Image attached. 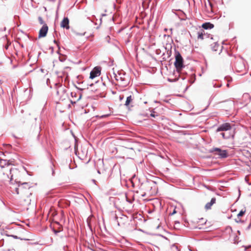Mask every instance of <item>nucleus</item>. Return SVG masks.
I'll use <instances>...</instances> for the list:
<instances>
[{"label":"nucleus","mask_w":251,"mask_h":251,"mask_svg":"<svg viewBox=\"0 0 251 251\" xmlns=\"http://www.w3.org/2000/svg\"><path fill=\"white\" fill-rule=\"evenodd\" d=\"M233 127L229 123H226L220 125L216 129V132H225L231 130V128Z\"/></svg>","instance_id":"5"},{"label":"nucleus","mask_w":251,"mask_h":251,"mask_svg":"<svg viewBox=\"0 0 251 251\" xmlns=\"http://www.w3.org/2000/svg\"><path fill=\"white\" fill-rule=\"evenodd\" d=\"M133 96L132 95H130L128 96L126 98V102L125 103V105L126 107L128 106L130 104V103L133 100Z\"/></svg>","instance_id":"17"},{"label":"nucleus","mask_w":251,"mask_h":251,"mask_svg":"<svg viewBox=\"0 0 251 251\" xmlns=\"http://www.w3.org/2000/svg\"><path fill=\"white\" fill-rule=\"evenodd\" d=\"M71 96L72 98H75L76 100V101H78L81 98L82 94L81 93H80L79 94L78 97H77V95L75 92H71Z\"/></svg>","instance_id":"19"},{"label":"nucleus","mask_w":251,"mask_h":251,"mask_svg":"<svg viewBox=\"0 0 251 251\" xmlns=\"http://www.w3.org/2000/svg\"><path fill=\"white\" fill-rule=\"evenodd\" d=\"M105 14H102L101 15V16H105Z\"/></svg>","instance_id":"52"},{"label":"nucleus","mask_w":251,"mask_h":251,"mask_svg":"<svg viewBox=\"0 0 251 251\" xmlns=\"http://www.w3.org/2000/svg\"><path fill=\"white\" fill-rule=\"evenodd\" d=\"M214 25L213 24L210 22H206L202 24L201 27L204 29H210L214 27Z\"/></svg>","instance_id":"14"},{"label":"nucleus","mask_w":251,"mask_h":251,"mask_svg":"<svg viewBox=\"0 0 251 251\" xmlns=\"http://www.w3.org/2000/svg\"><path fill=\"white\" fill-rule=\"evenodd\" d=\"M60 61H61V62H63V60H62V59H60Z\"/></svg>","instance_id":"51"},{"label":"nucleus","mask_w":251,"mask_h":251,"mask_svg":"<svg viewBox=\"0 0 251 251\" xmlns=\"http://www.w3.org/2000/svg\"><path fill=\"white\" fill-rule=\"evenodd\" d=\"M124 99V96L120 95L119 97L120 100H122Z\"/></svg>","instance_id":"37"},{"label":"nucleus","mask_w":251,"mask_h":251,"mask_svg":"<svg viewBox=\"0 0 251 251\" xmlns=\"http://www.w3.org/2000/svg\"><path fill=\"white\" fill-rule=\"evenodd\" d=\"M176 213V211L175 210H174L173 212L172 213V215H173V214H174Z\"/></svg>","instance_id":"41"},{"label":"nucleus","mask_w":251,"mask_h":251,"mask_svg":"<svg viewBox=\"0 0 251 251\" xmlns=\"http://www.w3.org/2000/svg\"><path fill=\"white\" fill-rule=\"evenodd\" d=\"M238 237L237 236H235V238H234V242L233 243L234 244H236V243H238Z\"/></svg>","instance_id":"28"},{"label":"nucleus","mask_w":251,"mask_h":251,"mask_svg":"<svg viewBox=\"0 0 251 251\" xmlns=\"http://www.w3.org/2000/svg\"><path fill=\"white\" fill-rule=\"evenodd\" d=\"M174 65L176 72H178L181 69L185 68L183 64V59L180 52L176 50H175V62Z\"/></svg>","instance_id":"2"},{"label":"nucleus","mask_w":251,"mask_h":251,"mask_svg":"<svg viewBox=\"0 0 251 251\" xmlns=\"http://www.w3.org/2000/svg\"><path fill=\"white\" fill-rule=\"evenodd\" d=\"M235 221H236V222H237L238 223H242V222H243V221L242 220L239 219V218H238V219H235Z\"/></svg>","instance_id":"33"},{"label":"nucleus","mask_w":251,"mask_h":251,"mask_svg":"<svg viewBox=\"0 0 251 251\" xmlns=\"http://www.w3.org/2000/svg\"><path fill=\"white\" fill-rule=\"evenodd\" d=\"M100 24H101V22H102V18H100Z\"/></svg>","instance_id":"45"},{"label":"nucleus","mask_w":251,"mask_h":251,"mask_svg":"<svg viewBox=\"0 0 251 251\" xmlns=\"http://www.w3.org/2000/svg\"><path fill=\"white\" fill-rule=\"evenodd\" d=\"M15 191L16 194H19L21 193L22 195L25 192L23 190V186H20V184H18V187L15 189Z\"/></svg>","instance_id":"18"},{"label":"nucleus","mask_w":251,"mask_h":251,"mask_svg":"<svg viewBox=\"0 0 251 251\" xmlns=\"http://www.w3.org/2000/svg\"><path fill=\"white\" fill-rule=\"evenodd\" d=\"M9 43H8V44L5 46V49H6V50H7V49H8V47H9Z\"/></svg>","instance_id":"38"},{"label":"nucleus","mask_w":251,"mask_h":251,"mask_svg":"<svg viewBox=\"0 0 251 251\" xmlns=\"http://www.w3.org/2000/svg\"><path fill=\"white\" fill-rule=\"evenodd\" d=\"M22 197L21 200V204L23 206H28L30 204L31 199L30 198V196L31 195H29L27 194H22Z\"/></svg>","instance_id":"6"},{"label":"nucleus","mask_w":251,"mask_h":251,"mask_svg":"<svg viewBox=\"0 0 251 251\" xmlns=\"http://www.w3.org/2000/svg\"><path fill=\"white\" fill-rule=\"evenodd\" d=\"M71 103H72V104H74V103H75V100L74 101H73V100H71Z\"/></svg>","instance_id":"42"},{"label":"nucleus","mask_w":251,"mask_h":251,"mask_svg":"<svg viewBox=\"0 0 251 251\" xmlns=\"http://www.w3.org/2000/svg\"><path fill=\"white\" fill-rule=\"evenodd\" d=\"M38 19L40 25H43L44 24H45L43 18L41 16L38 17Z\"/></svg>","instance_id":"23"},{"label":"nucleus","mask_w":251,"mask_h":251,"mask_svg":"<svg viewBox=\"0 0 251 251\" xmlns=\"http://www.w3.org/2000/svg\"><path fill=\"white\" fill-rule=\"evenodd\" d=\"M10 237H12L13 238L16 239H20L21 240H28V239H25V238H21L20 237H19L17 236L14 235H11Z\"/></svg>","instance_id":"24"},{"label":"nucleus","mask_w":251,"mask_h":251,"mask_svg":"<svg viewBox=\"0 0 251 251\" xmlns=\"http://www.w3.org/2000/svg\"><path fill=\"white\" fill-rule=\"evenodd\" d=\"M11 164L10 160L0 159V166L1 168H4L5 166L8 167Z\"/></svg>","instance_id":"13"},{"label":"nucleus","mask_w":251,"mask_h":251,"mask_svg":"<svg viewBox=\"0 0 251 251\" xmlns=\"http://www.w3.org/2000/svg\"><path fill=\"white\" fill-rule=\"evenodd\" d=\"M108 38H109V36H107L106 38L107 39Z\"/></svg>","instance_id":"53"},{"label":"nucleus","mask_w":251,"mask_h":251,"mask_svg":"<svg viewBox=\"0 0 251 251\" xmlns=\"http://www.w3.org/2000/svg\"><path fill=\"white\" fill-rule=\"evenodd\" d=\"M63 92L65 93L66 92V89H63Z\"/></svg>","instance_id":"50"},{"label":"nucleus","mask_w":251,"mask_h":251,"mask_svg":"<svg viewBox=\"0 0 251 251\" xmlns=\"http://www.w3.org/2000/svg\"><path fill=\"white\" fill-rule=\"evenodd\" d=\"M172 46L170 44H167L166 47H165V49L166 50V54L167 55V57L169 58L171 56L172 54Z\"/></svg>","instance_id":"15"},{"label":"nucleus","mask_w":251,"mask_h":251,"mask_svg":"<svg viewBox=\"0 0 251 251\" xmlns=\"http://www.w3.org/2000/svg\"><path fill=\"white\" fill-rule=\"evenodd\" d=\"M190 251H192V250H191V249H189Z\"/></svg>","instance_id":"58"},{"label":"nucleus","mask_w":251,"mask_h":251,"mask_svg":"<svg viewBox=\"0 0 251 251\" xmlns=\"http://www.w3.org/2000/svg\"><path fill=\"white\" fill-rule=\"evenodd\" d=\"M101 67L99 66L95 67L90 72V78L94 79L96 77L100 75Z\"/></svg>","instance_id":"7"},{"label":"nucleus","mask_w":251,"mask_h":251,"mask_svg":"<svg viewBox=\"0 0 251 251\" xmlns=\"http://www.w3.org/2000/svg\"><path fill=\"white\" fill-rule=\"evenodd\" d=\"M245 212L246 210H241L237 215L238 218L242 216L245 214Z\"/></svg>","instance_id":"25"},{"label":"nucleus","mask_w":251,"mask_h":251,"mask_svg":"<svg viewBox=\"0 0 251 251\" xmlns=\"http://www.w3.org/2000/svg\"><path fill=\"white\" fill-rule=\"evenodd\" d=\"M220 45L217 42H215L213 44L211 45V48L214 51H217Z\"/></svg>","instance_id":"20"},{"label":"nucleus","mask_w":251,"mask_h":251,"mask_svg":"<svg viewBox=\"0 0 251 251\" xmlns=\"http://www.w3.org/2000/svg\"><path fill=\"white\" fill-rule=\"evenodd\" d=\"M169 80L170 81V82L172 81L170 79H169Z\"/></svg>","instance_id":"56"},{"label":"nucleus","mask_w":251,"mask_h":251,"mask_svg":"<svg viewBox=\"0 0 251 251\" xmlns=\"http://www.w3.org/2000/svg\"><path fill=\"white\" fill-rule=\"evenodd\" d=\"M93 85H94V84H93V83H91V84H90L89 85V86H90V87H92Z\"/></svg>","instance_id":"44"},{"label":"nucleus","mask_w":251,"mask_h":251,"mask_svg":"<svg viewBox=\"0 0 251 251\" xmlns=\"http://www.w3.org/2000/svg\"><path fill=\"white\" fill-rule=\"evenodd\" d=\"M175 74L176 75V77H177L178 75V77L181 78L182 80H184L186 78L185 75H187V73L185 71L183 70V69H181L178 72L176 71V72L175 73ZM178 80V77H177L175 79L174 81H176Z\"/></svg>","instance_id":"9"},{"label":"nucleus","mask_w":251,"mask_h":251,"mask_svg":"<svg viewBox=\"0 0 251 251\" xmlns=\"http://www.w3.org/2000/svg\"><path fill=\"white\" fill-rule=\"evenodd\" d=\"M56 93H57V94L58 95H59V91H58V90H57V91Z\"/></svg>","instance_id":"48"},{"label":"nucleus","mask_w":251,"mask_h":251,"mask_svg":"<svg viewBox=\"0 0 251 251\" xmlns=\"http://www.w3.org/2000/svg\"><path fill=\"white\" fill-rule=\"evenodd\" d=\"M50 49H51V52H53V48L51 47H50Z\"/></svg>","instance_id":"40"},{"label":"nucleus","mask_w":251,"mask_h":251,"mask_svg":"<svg viewBox=\"0 0 251 251\" xmlns=\"http://www.w3.org/2000/svg\"><path fill=\"white\" fill-rule=\"evenodd\" d=\"M127 201L128 202H129V203H131V202H132V201H130V200H127Z\"/></svg>","instance_id":"46"},{"label":"nucleus","mask_w":251,"mask_h":251,"mask_svg":"<svg viewBox=\"0 0 251 251\" xmlns=\"http://www.w3.org/2000/svg\"><path fill=\"white\" fill-rule=\"evenodd\" d=\"M238 233L240 234V231H239V230H238Z\"/></svg>","instance_id":"54"},{"label":"nucleus","mask_w":251,"mask_h":251,"mask_svg":"<svg viewBox=\"0 0 251 251\" xmlns=\"http://www.w3.org/2000/svg\"><path fill=\"white\" fill-rule=\"evenodd\" d=\"M53 42H54V43H55V44H56L57 45L58 49H60V47L59 46L58 42L56 40H54Z\"/></svg>","instance_id":"34"},{"label":"nucleus","mask_w":251,"mask_h":251,"mask_svg":"<svg viewBox=\"0 0 251 251\" xmlns=\"http://www.w3.org/2000/svg\"><path fill=\"white\" fill-rule=\"evenodd\" d=\"M225 79H226L227 80V83H229L231 81H232V77H231L229 76H226L225 77Z\"/></svg>","instance_id":"26"},{"label":"nucleus","mask_w":251,"mask_h":251,"mask_svg":"<svg viewBox=\"0 0 251 251\" xmlns=\"http://www.w3.org/2000/svg\"><path fill=\"white\" fill-rule=\"evenodd\" d=\"M75 87L78 89V90H80V91H83V89H82V88H78L77 86H75Z\"/></svg>","instance_id":"39"},{"label":"nucleus","mask_w":251,"mask_h":251,"mask_svg":"<svg viewBox=\"0 0 251 251\" xmlns=\"http://www.w3.org/2000/svg\"><path fill=\"white\" fill-rule=\"evenodd\" d=\"M150 116L151 117H153V118H155L156 117H157L158 116L157 114H155V112H152Z\"/></svg>","instance_id":"27"},{"label":"nucleus","mask_w":251,"mask_h":251,"mask_svg":"<svg viewBox=\"0 0 251 251\" xmlns=\"http://www.w3.org/2000/svg\"><path fill=\"white\" fill-rule=\"evenodd\" d=\"M181 127H183V128H191V126H190V125H186L185 126H182Z\"/></svg>","instance_id":"31"},{"label":"nucleus","mask_w":251,"mask_h":251,"mask_svg":"<svg viewBox=\"0 0 251 251\" xmlns=\"http://www.w3.org/2000/svg\"><path fill=\"white\" fill-rule=\"evenodd\" d=\"M163 56H165V53H163Z\"/></svg>","instance_id":"55"},{"label":"nucleus","mask_w":251,"mask_h":251,"mask_svg":"<svg viewBox=\"0 0 251 251\" xmlns=\"http://www.w3.org/2000/svg\"><path fill=\"white\" fill-rule=\"evenodd\" d=\"M85 33H86V32H84V33H81L76 32V33H75V34H76V35H79V36H84V35L85 34Z\"/></svg>","instance_id":"29"},{"label":"nucleus","mask_w":251,"mask_h":251,"mask_svg":"<svg viewBox=\"0 0 251 251\" xmlns=\"http://www.w3.org/2000/svg\"><path fill=\"white\" fill-rule=\"evenodd\" d=\"M222 132H221L220 133V135H221L222 136V137L224 138V139H225V133L224 132H222Z\"/></svg>","instance_id":"32"},{"label":"nucleus","mask_w":251,"mask_h":251,"mask_svg":"<svg viewBox=\"0 0 251 251\" xmlns=\"http://www.w3.org/2000/svg\"><path fill=\"white\" fill-rule=\"evenodd\" d=\"M23 169H24L25 170V168L24 167H23Z\"/></svg>","instance_id":"57"},{"label":"nucleus","mask_w":251,"mask_h":251,"mask_svg":"<svg viewBox=\"0 0 251 251\" xmlns=\"http://www.w3.org/2000/svg\"><path fill=\"white\" fill-rule=\"evenodd\" d=\"M226 86H227V87H229V83H227L226 84Z\"/></svg>","instance_id":"43"},{"label":"nucleus","mask_w":251,"mask_h":251,"mask_svg":"<svg viewBox=\"0 0 251 251\" xmlns=\"http://www.w3.org/2000/svg\"><path fill=\"white\" fill-rule=\"evenodd\" d=\"M4 234L5 236H7V237H10V235H11L10 234H9L7 233V231H5V232H4Z\"/></svg>","instance_id":"35"},{"label":"nucleus","mask_w":251,"mask_h":251,"mask_svg":"<svg viewBox=\"0 0 251 251\" xmlns=\"http://www.w3.org/2000/svg\"><path fill=\"white\" fill-rule=\"evenodd\" d=\"M210 153H214L215 155H218L220 158H226L228 155L226 150H222L219 148H213L209 150Z\"/></svg>","instance_id":"4"},{"label":"nucleus","mask_w":251,"mask_h":251,"mask_svg":"<svg viewBox=\"0 0 251 251\" xmlns=\"http://www.w3.org/2000/svg\"><path fill=\"white\" fill-rule=\"evenodd\" d=\"M225 134V139H228L230 138H233L235 135V128L233 127L231 130L224 132Z\"/></svg>","instance_id":"10"},{"label":"nucleus","mask_w":251,"mask_h":251,"mask_svg":"<svg viewBox=\"0 0 251 251\" xmlns=\"http://www.w3.org/2000/svg\"><path fill=\"white\" fill-rule=\"evenodd\" d=\"M60 26L63 28L69 29L70 28L69 26V20L68 17H64L63 20L61 21Z\"/></svg>","instance_id":"11"},{"label":"nucleus","mask_w":251,"mask_h":251,"mask_svg":"<svg viewBox=\"0 0 251 251\" xmlns=\"http://www.w3.org/2000/svg\"><path fill=\"white\" fill-rule=\"evenodd\" d=\"M51 170H52V175L54 176V174H55L54 170L52 166H51Z\"/></svg>","instance_id":"36"},{"label":"nucleus","mask_w":251,"mask_h":251,"mask_svg":"<svg viewBox=\"0 0 251 251\" xmlns=\"http://www.w3.org/2000/svg\"><path fill=\"white\" fill-rule=\"evenodd\" d=\"M48 29L47 25L44 24L39 30L38 37L40 38L45 37L47 35Z\"/></svg>","instance_id":"8"},{"label":"nucleus","mask_w":251,"mask_h":251,"mask_svg":"<svg viewBox=\"0 0 251 251\" xmlns=\"http://www.w3.org/2000/svg\"><path fill=\"white\" fill-rule=\"evenodd\" d=\"M216 202V198L211 199L210 202H207L205 205V209L207 210L211 209V206Z\"/></svg>","instance_id":"12"},{"label":"nucleus","mask_w":251,"mask_h":251,"mask_svg":"<svg viewBox=\"0 0 251 251\" xmlns=\"http://www.w3.org/2000/svg\"><path fill=\"white\" fill-rule=\"evenodd\" d=\"M206 188L207 189H209V186H205Z\"/></svg>","instance_id":"49"},{"label":"nucleus","mask_w":251,"mask_h":251,"mask_svg":"<svg viewBox=\"0 0 251 251\" xmlns=\"http://www.w3.org/2000/svg\"><path fill=\"white\" fill-rule=\"evenodd\" d=\"M204 36H206V37L207 38H209L210 37V34H205L204 33V31H202V32H198V39H204ZM210 38L211 39H213V37L212 36V35H211L210 36Z\"/></svg>","instance_id":"16"},{"label":"nucleus","mask_w":251,"mask_h":251,"mask_svg":"<svg viewBox=\"0 0 251 251\" xmlns=\"http://www.w3.org/2000/svg\"><path fill=\"white\" fill-rule=\"evenodd\" d=\"M10 175H11V180H13L15 178V181L20 186H23V190L24 193L23 194H27L32 195V193L30 190L32 187L31 184L29 182H22L19 180V176H20L21 173L17 168H10L9 169Z\"/></svg>","instance_id":"1"},{"label":"nucleus","mask_w":251,"mask_h":251,"mask_svg":"<svg viewBox=\"0 0 251 251\" xmlns=\"http://www.w3.org/2000/svg\"><path fill=\"white\" fill-rule=\"evenodd\" d=\"M212 84L213 85V87H214V88H220L222 86V84L220 83V84H219L218 85L216 84V83H215V80H213L212 82Z\"/></svg>","instance_id":"22"},{"label":"nucleus","mask_w":251,"mask_h":251,"mask_svg":"<svg viewBox=\"0 0 251 251\" xmlns=\"http://www.w3.org/2000/svg\"><path fill=\"white\" fill-rule=\"evenodd\" d=\"M196 80V75L195 74L191 75V79L189 80V81L191 83H193Z\"/></svg>","instance_id":"21"},{"label":"nucleus","mask_w":251,"mask_h":251,"mask_svg":"<svg viewBox=\"0 0 251 251\" xmlns=\"http://www.w3.org/2000/svg\"><path fill=\"white\" fill-rule=\"evenodd\" d=\"M250 226H251V224H250V225L248 226L247 228L249 229L250 228Z\"/></svg>","instance_id":"47"},{"label":"nucleus","mask_w":251,"mask_h":251,"mask_svg":"<svg viewBox=\"0 0 251 251\" xmlns=\"http://www.w3.org/2000/svg\"><path fill=\"white\" fill-rule=\"evenodd\" d=\"M114 219H115V221L117 222V224L119 226H120V223H119V222L117 220H118V217H117V216L116 215H115V216L114 217Z\"/></svg>","instance_id":"30"},{"label":"nucleus","mask_w":251,"mask_h":251,"mask_svg":"<svg viewBox=\"0 0 251 251\" xmlns=\"http://www.w3.org/2000/svg\"><path fill=\"white\" fill-rule=\"evenodd\" d=\"M116 80L119 81L120 85L123 87L128 85L129 83V79L125 73H119L118 75H115Z\"/></svg>","instance_id":"3"}]
</instances>
